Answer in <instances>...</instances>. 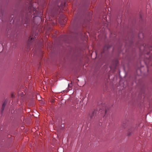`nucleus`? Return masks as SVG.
Instances as JSON below:
<instances>
[{
    "instance_id": "nucleus-1",
    "label": "nucleus",
    "mask_w": 152,
    "mask_h": 152,
    "mask_svg": "<svg viewBox=\"0 0 152 152\" xmlns=\"http://www.w3.org/2000/svg\"><path fill=\"white\" fill-rule=\"evenodd\" d=\"M72 81L71 82V83L70 84H69L68 85V89L69 91H70L72 90Z\"/></svg>"
},
{
    "instance_id": "nucleus-2",
    "label": "nucleus",
    "mask_w": 152,
    "mask_h": 152,
    "mask_svg": "<svg viewBox=\"0 0 152 152\" xmlns=\"http://www.w3.org/2000/svg\"><path fill=\"white\" fill-rule=\"evenodd\" d=\"M6 105V103H4L3 104V105H2V110L3 111L4 110V107Z\"/></svg>"
},
{
    "instance_id": "nucleus-3",
    "label": "nucleus",
    "mask_w": 152,
    "mask_h": 152,
    "mask_svg": "<svg viewBox=\"0 0 152 152\" xmlns=\"http://www.w3.org/2000/svg\"><path fill=\"white\" fill-rule=\"evenodd\" d=\"M38 96L39 97L40 96L39 95H37V97Z\"/></svg>"
},
{
    "instance_id": "nucleus-4",
    "label": "nucleus",
    "mask_w": 152,
    "mask_h": 152,
    "mask_svg": "<svg viewBox=\"0 0 152 152\" xmlns=\"http://www.w3.org/2000/svg\"><path fill=\"white\" fill-rule=\"evenodd\" d=\"M29 38H30H30H31V40L32 39V38H31V37H30Z\"/></svg>"
},
{
    "instance_id": "nucleus-5",
    "label": "nucleus",
    "mask_w": 152,
    "mask_h": 152,
    "mask_svg": "<svg viewBox=\"0 0 152 152\" xmlns=\"http://www.w3.org/2000/svg\"><path fill=\"white\" fill-rule=\"evenodd\" d=\"M2 49L1 50H0V52H1V51H2Z\"/></svg>"
},
{
    "instance_id": "nucleus-6",
    "label": "nucleus",
    "mask_w": 152,
    "mask_h": 152,
    "mask_svg": "<svg viewBox=\"0 0 152 152\" xmlns=\"http://www.w3.org/2000/svg\"><path fill=\"white\" fill-rule=\"evenodd\" d=\"M39 100H40V99H38Z\"/></svg>"
}]
</instances>
